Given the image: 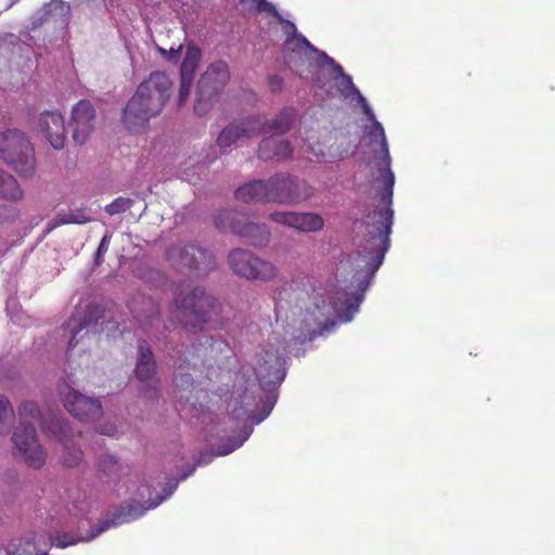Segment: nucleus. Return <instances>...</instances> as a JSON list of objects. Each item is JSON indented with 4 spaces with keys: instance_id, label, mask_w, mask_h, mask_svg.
Segmentation results:
<instances>
[{
    "instance_id": "c85d7f7f",
    "label": "nucleus",
    "mask_w": 555,
    "mask_h": 555,
    "mask_svg": "<svg viewBox=\"0 0 555 555\" xmlns=\"http://www.w3.org/2000/svg\"><path fill=\"white\" fill-rule=\"evenodd\" d=\"M320 55L323 59H325L326 62L332 66L333 75H335V77L339 78V82H338L339 92L345 98H349L352 94H357V96L359 98V94H361V93H360L359 89L354 86L351 76L348 74H345L343 67L339 64H337L334 61V59L326 55V53L320 52Z\"/></svg>"
},
{
    "instance_id": "79ce46f5",
    "label": "nucleus",
    "mask_w": 555,
    "mask_h": 555,
    "mask_svg": "<svg viewBox=\"0 0 555 555\" xmlns=\"http://www.w3.org/2000/svg\"><path fill=\"white\" fill-rule=\"evenodd\" d=\"M256 4V8L260 11L267 12L275 17L278 21H282L281 14L278 12L274 4L268 2L267 0H253Z\"/></svg>"
},
{
    "instance_id": "c756f323",
    "label": "nucleus",
    "mask_w": 555,
    "mask_h": 555,
    "mask_svg": "<svg viewBox=\"0 0 555 555\" xmlns=\"http://www.w3.org/2000/svg\"><path fill=\"white\" fill-rule=\"evenodd\" d=\"M0 197L10 202H18L24 197V191L17 180L0 168Z\"/></svg>"
},
{
    "instance_id": "423d86ee",
    "label": "nucleus",
    "mask_w": 555,
    "mask_h": 555,
    "mask_svg": "<svg viewBox=\"0 0 555 555\" xmlns=\"http://www.w3.org/2000/svg\"><path fill=\"white\" fill-rule=\"evenodd\" d=\"M229 79L230 69L225 61L219 60L208 66L197 82L194 104L196 115L204 116L210 111L212 100L223 91Z\"/></svg>"
},
{
    "instance_id": "1a4fd4ad",
    "label": "nucleus",
    "mask_w": 555,
    "mask_h": 555,
    "mask_svg": "<svg viewBox=\"0 0 555 555\" xmlns=\"http://www.w3.org/2000/svg\"><path fill=\"white\" fill-rule=\"evenodd\" d=\"M271 183L273 204L296 205L314 195V188L311 184L288 173L272 176Z\"/></svg>"
},
{
    "instance_id": "f704fd0d",
    "label": "nucleus",
    "mask_w": 555,
    "mask_h": 555,
    "mask_svg": "<svg viewBox=\"0 0 555 555\" xmlns=\"http://www.w3.org/2000/svg\"><path fill=\"white\" fill-rule=\"evenodd\" d=\"M83 459V452L76 446H64L62 463L66 467H76Z\"/></svg>"
},
{
    "instance_id": "ea45409f",
    "label": "nucleus",
    "mask_w": 555,
    "mask_h": 555,
    "mask_svg": "<svg viewBox=\"0 0 555 555\" xmlns=\"http://www.w3.org/2000/svg\"><path fill=\"white\" fill-rule=\"evenodd\" d=\"M20 216L15 206L0 204V222H14Z\"/></svg>"
},
{
    "instance_id": "7c9ffc66",
    "label": "nucleus",
    "mask_w": 555,
    "mask_h": 555,
    "mask_svg": "<svg viewBox=\"0 0 555 555\" xmlns=\"http://www.w3.org/2000/svg\"><path fill=\"white\" fill-rule=\"evenodd\" d=\"M283 25V30L285 35L287 36L285 44L293 46V50H298L301 52L302 50H310L315 52L317 49L310 43V41L304 37L302 35H297V27L296 25L287 20H284L282 17V21H279Z\"/></svg>"
},
{
    "instance_id": "0eeeda50",
    "label": "nucleus",
    "mask_w": 555,
    "mask_h": 555,
    "mask_svg": "<svg viewBox=\"0 0 555 555\" xmlns=\"http://www.w3.org/2000/svg\"><path fill=\"white\" fill-rule=\"evenodd\" d=\"M214 223L220 231H230L254 247H266L271 240V232L266 224L247 222L245 216L237 211L219 214L214 218Z\"/></svg>"
},
{
    "instance_id": "4c0bfd02",
    "label": "nucleus",
    "mask_w": 555,
    "mask_h": 555,
    "mask_svg": "<svg viewBox=\"0 0 555 555\" xmlns=\"http://www.w3.org/2000/svg\"><path fill=\"white\" fill-rule=\"evenodd\" d=\"M132 205L133 199L119 196L116 199H114L111 204L105 206V211L108 215L114 216L125 212L126 210L130 209Z\"/></svg>"
},
{
    "instance_id": "de8ad7c7",
    "label": "nucleus",
    "mask_w": 555,
    "mask_h": 555,
    "mask_svg": "<svg viewBox=\"0 0 555 555\" xmlns=\"http://www.w3.org/2000/svg\"><path fill=\"white\" fill-rule=\"evenodd\" d=\"M111 524H113V521H108V520H105L103 521L92 533L90 537H88L86 540H90V539H93L95 538L96 535H99L101 532L105 531L106 529H108L111 527Z\"/></svg>"
},
{
    "instance_id": "6ab92c4d",
    "label": "nucleus",
    "mask_w": 555,
    "mask_h": 555,
    "mask_svg": "<svg viewBox=\"0 0 555 555\" xmlns=\"http://www.w3.org/2000/svg\"><path fill=\"white\" fill-rule=\"evenodd\" d=\"M39 127L54 150L64 147L66 140L65 121L57 111H46L39 117Z\"/></svg>"
},
{
    "instance_id": "393cba45",
    "label": "nucleus",
    "mask_w": 555,
    "mask_h": 555,
    "mask_svg": "<svg viewBox=\"0 0 555 555\" xmlns=\"http://www.w3.org/2000/svg\"><path fill=\"white\" fill-rule=\"evenodd\" d=\"M101 309L98 305H89L85 311V315L82 318L77 319L76 317L70 320L68 326H70L72 336L68 341V348L72 349L76 347L78 344L77 336L83 331L87 330V333L90 332V328L93 333L98 332V320L101 318Z\"/></svg>"
},
{
    "instance_id": "9d476101",
    "label": "nucleus",
    "mask_w": 555,
    "mask_h": 555,
    "mask_svg": "<svg viewBox=\"0 0 555 555\" xmlns=\"http://www.w3.org/2000/svg\"><path fill=\"white\" fill-rule=\"evenodd\" d=\"M59 392L66 411L79 421L93 422L102 416V404L99 399L82 395L66 382L59 385Z\"/></svg>"
},
{
    "instance_id": "39448f33",
    "label": "nucleus",
    "mask_w": 555,
    "mask_h": 555,
    "mask_svg": "<svg viewBox=\"0 0 555 555\" xmlns=\"http://www.w3.org/2000/svg\"><path fill=\"white\" fill-rule=\"evenodd\" d=\"M0 159L22 178L35 176V149L26 134L18 129L0 132Z\"/></svg>"
},
{
    "instance_id": "603ef678",
    "label": "nucleus",
    "mask_w": 555,
    "mask_h": 555,
    "mask_svg": "<svg viewBox=\"0 0 555 555\" xmlns=\"http://www.w3.org/2000/svg\"><path fill=\"white\" fill-rule=\"evenodd\" d=\"M0 555H10L8 550L0 547Z\"/></svg>"
},
{
    "instance_id": "a878e982",
    "label": "nucleus",
    "mask_w": 555,
    "mask_h": 555,
    "mask_svg": "<svg viewBox=\"0 0 555 555\" xmlns=\"http://www.w3.org/2000/svg\"><path fill=\"white\" fill-rule=\"evenodd\" d=\"M156 373V361L151 345L140 339L138 341V359L135 363L134 374L140 380H149Z\"/></svg>"
},
{
    "instance_id": "58836bf2",
    "label": "nucleus",
    "mask_w": 555,
    "mask_h": 555,
    "mask_svg": "<svg viewBox=\"0 0 555 555\" xmlns=\"http://www.w3.org/2000/svg\"><path fill=\"white\" fill-rule=\"evenodd\" d=\"M177 488V482L168 483L164 488V494H157L155 498H153L152 492H149V498L145 501L146 507L145 509L155 508L158 506L163 501H165L169 495L172 494V492Z\"/></svg>"
},
{
    "instance_id": "f3484780",
    "label": "nucleus",
    "mask_w": 555,
    "mask_h": 555,
    "mask_svg": "<svg viewBox=\"0 0 555 555\" xmlns=\"http://www.w3.org/2000/svg\"><path fill=\"white\" fill-rule=\"evenodd\" d=\"M95 109L88 100H80L72 109L69 126L73 129V139L83 144L94 130Z\"/></svg>"
},
{
    "instance_id": "9b49d317",
    "label": "nucleus",
    "mask_w": 555,
    "mask_h": 555,
    "mask_svg": "<svg viewBox=\"0 0 555 555\" xmlns=\"http://www.w3.org/2000/svg\"><path fill=\"white\" fill-rule=\"evenodd\" d=\"M167 256L181 269L194 272L197 276L206 275L216 264L215 257L209 250L193 244L170 248Z\"/></svg>"
},
{
    "instance_id": "cd10ccee",
    "label": "nucleus",
    "mask_w": 555,
    "mask_h": 555,
    "mask_svg": "<svg viewBox=\"0 0 555 555\" xmlns=\"http://www.w3.org/2000/svg\"><path fill=\"white\" fill-rule=\"evenodd\" d=\"M177 370L179 372L173 378L176 398L180 403L185 402L194 404L193 399H197L194 396V391L196 389L194 378L190 373L183 372L185 369Z\"/></svg>"
},
{
    "instance_id": "09e8293b",
    "label": "nucleus",
    "mask_w": 555,
    "mask_h": 555,
    "mask_svg": "<svg viewBox=\"0 0 555 555\" xmlns=\"http://www.w3.org/2000/svg\"><path fill=\"white\" fill-rule=\"evenodd\" d=\"M142 515L143 511H139L137 507L131 506L128 512L127 520L139 518Z\"/></svg>"
},
{
    "instance_id": "7ed1b4c3",
    "label": "nucleus",
    "mask_w": 555,
    "mask_h": 555,
    "mask_svg": "<svg viewBox=\"0 0 555 555\" xmlns=\"http://www.w3.org/2000/svg\"><path fill=\"white\" fill-rule=\"evenodd\" d=\"M221 311L219 300L201 286L176 293L170 305L171 314L190 332L222 328Z\"/></svg>"
},
{
    "instance_id": "3c124183",
    "label": "nucleus",
    "mask_w": 555,
    "mask_h": 555,
    "mask_svg": "<svg viewBox=\"0 0 555 555\" xmlns=\"http://www.w3.org/2000/svg\"><path fill=\"white\" fill-rule=\"evenodd\" d=\"M116 429L114 427H104L100 430V433L102 435H106V436H113L115 434Z\"/></svg>"
},
{
    "instance_id": "a19ab883",
    "label": "nucleus",
    "mask_w": 555,
    "mask_h": 555,
    "mask_svg": "<svg viewBox=\"0 0 555 555\" xmlns=\"http://www.w3.org/2000/svg\"><path fill=\"white\" fill-rule=\"evenodd\" d=\"M157 51L168 61V62H171V63H178L179 59H180V55H181V51H182V44H180L177 49L175 48H170L169 50L165 49V48H162V47H157Z\"/></svg>"
},
{
    "instance_id": "864d4df0",
    "label": "nucleus",
    "mask_w": 555,
    "mask_h": 555,
    "mask_svg": "<svg viewBox=\"0 0 555 555\" xmlns=\"http://www.w3.org/2000/svg\"><path fill=\"white\" fill-rule=\"evenodd\" d=\"M241 2H244L245 0H240Z\"/></svg>"
},
{
    "instance_id": "c03bdc74",
    "label": "nucleus",
    "mask_w": 555,
    "mask_h": 555,
    "mask_svg": "<svg viewBox=\"0 0 555 555\" xmlns=\"http://www.w3.org/2000/svg\"><path fill=\"white\" fill-rule=\"evenodd\" d=\"M77 542V540L73 539L68 533H63L62 535L56 537L55 544L59 547H66L73 545Z\"/></svg>"
},
{
    "instance_id": "8fccbe9b",
    "label": "nucleus",
    "mask_w": 555,
    "mask_h": 555,
    "mask_svg": "<svg viewBox=\"0 0 555 555\" xmlns=\"http://www.w3.org/2000/svg\"><path fill=\"white\" fill-rule=\"evenodd\" d=\"M242 444V441L233 443L231 447L225 449L224 451L220 452V455H225L234 451L236 448H238Z\"/></svg>"
},
{
    "instance_id": "4468645a",
    "label": "nucleus",
    "mask_w": 555,
    "mask_h": 555,
    "mask_svg": "<svg viewBox=\"0 0 555 555\" xmlns=\"http://www.w3.org/2000/svg\"><path fill=\"white\" fill-rule=\"evenodd\" d=\"M18 415L21 423L33 424V421H39L40 426L46 435L53 437L60 441L67 438L69 426L62 416L52 415L49 421H46L40 415V410L36 402L25 401L18 408Z\"/></svg>"
},
{
    "instance_id": "f8f14e48",
    "label": "nucleus",
    "mask_w": 555,
    "mask_h": 555,
    "mask_svg": "<svg viewBox=\"0 0 555 555\" xmlns=\"http://www.w3.org/2000/svg\"><path fill=\"white\" fill-rule=\"evenodd\" d=\"M13 443L24 462L33 468H41L46 464L47 453L39 443L34 424L20 423L12 437Z\"/></svg>"
},
{
    "instance_id": "2eb2a0df",
    "label": "nucleus",
    "mask_w": 555,
    "mask_h": 555,
    "mask_svg": "<svg viewBox=\"0 0 555 555\" xmlns=\"http://www.w3.org/2000/svg\"><path fill=\"white\" fill-rule=\"evenodd\" d=\"M331 314L332 306L330 304H326L325 300H322L321 304H319L315 300L313 302V307L306 308V313L300 320V333L296 336V338L300 343L312 340L314 337L321 334Z\"/></svg>"
},
{
    "instance_id": "72a5a7b5",
    "label": "nucleus",
    "mask_w": 555,
    "mask_h": 555,
    "mask_svg": "<svg viewBox=\"0 0 555 555\" xmlns=\"http://www.w3.org/2000/svg\"><path fill=\"white\" fill-rule=\"evenodd\" d=\"M15 413L9 398L0 395V435H8L14 424Z\"/></svg>"
},
{
    "instance_id": "ddd939ff",
    "label": "nucleus",
    "mask_w": 555,
    "mask_h": 555,
    "mask_svg": "<svg viewBox=\"0 0 555 555\" xmlns=\"http://www.w3.org/2000/svg\"><path fill=\"white\" fill-rule=\"evenodd\" d=\"M284 351L285 349L282 352L279 349H263L259 354L254 371L260 387L266 391L275 389L284 380Z\"/></svg>"
},
{
    "instance_id": "20e7f679",
    "label": "nucleus",
    "mask_w": 555,
    "mask_h": 555,
    "mask_svg": "<svg viewBox=\"0 0 555 555\" xmlns=\"http://www.w3.org/2000/svg\"><path fill=\"white\" fill-rule=\"evenodd\" d=\"M231 349L228 344L212 336H204L192 343L184 351L176 356L169 354L176 369H192L194 372L209 375V370L219 366L223 359L230 357Z\"/></svg>"
},
{
    "instance_id": "412c9836",
    "label": "nucleus",
    "mask_w": 555,
    "mask_h": 555,
    "mask_svg": "<svg viewBox=\"0 0 555 555\" xmlns=\"http://www.w3.org/2000/svg\"><path fill=\"white\" fill-rule=\"evenodd\" d=\"M271 177L247 182L235 191V198L243 203H272Z\"/></svg>"
},
{
    "instance_id": "4be33fe9",
    "label": "nucleus",
    "mask_w": 555,
    "mask_h": 555,
    "mask_svg": "<svg viewBox=\"0 0 555 555\" xmlns=\"http://www.w3.org/2000/svg\"><path fill=\"white\" fill-rule=\"evenodd\" d=\"M53 542L43 535L31 533L22 539L12 540L8 548L10 555H48Z\"/></svg>"
},
{
    "instance_id": "aec40b11",
    "label": "nucleus",
    "mask_w": 555,
    "mask_h": 555,
    "mask_svg": "<svg viewBox=\"0 0 555 555\" xmlns=\"http://www.w3.org/2000/svg\"><path fill=\"white\" fill-rule=\"evenodd\" d=\"M129 308L133 318L144 331L153 327L159 321V305L151 297L144 295L134 297Z\"/></svg>"
},
{
    "instance_id": "49530a36",
    "label": "nucleus",
    "mask_w": 555,
    "mask_h": 555,
    "mask_svg": "<svg viewBox=\"0 0 555 555\" xmlns=\"http://www.w3.org/2000/svg\"><path fill=\"white\" fill-rule=\"evenodd\" d=\"M106 243H107V236H104L98 247V250H96V255H95V263L96 264H100L102 262V257L107 250Z\"/></svg>"
},
{
    "instance_id": "2f4dec72",
    "label": "nucleus",
    "mask_w": 555,
    "mask_h": 555,
    "mask_svg": "<svg viewBox=\"0 0 555 555\" xmlns=\"http://www.w3.org/2000/svg\"><path fill=\"white\" fill-rule=\"evenodd\" d=\"M324 224V219L320 214L297 211L294 230L305 233H315L322 231Z\"/></svg>"
},
{
    "instance_id": "473e14b6",
    "label": "nucleus",
    "mask_w": 555,
    "mask_h": 555,
    "mask_svg": "<svg viewBox=\"0 0 555 555\" xmlns=\"http://www.w3.org/2000/svg\"><path fill=\"white\" fill-rule=\"evenodd\" d=\"M90 220V217H88L81 209L70 210L68 212H61L57 214L56 217L48 223L47 233L64 224H85Z\"/></svg>"
},
{
    "instance_id": "37998d69",
    "label": "nucleus",
    "mask_w": 555,
    "mask_h": 555,
    "mask_svg": "<svg viewBox=\"0 0 555 555\" xmlns=\"http://www.w3.org/2000/svg\"><path fill=\"white\" fill-rule=\"evenodd\" d=\"M358 100L361 103L363 113L365 114L367 119L371 121V124L374 122V120H376V118H375V115H374L372 108L370 107L369 103L366 102V99L362 94H359Z\"/></svg>"
},
{
    "instance_id": "5701e85b",
    "label": "nucleus",
    "mask_w": 555,
    "mask_h": 555,
    "mask_svg": "<svg viewBox=\"0 0 555 555\" xmlns=\"http://www.w3.org/2000/svg\"><path fill=\"white\" fill-rule=\"evenodd\" d=\"M70 20V7L63 0H51L44 4L41 14L37 21L34 22L35 26L43 24H53L54 27L65 28Z\"/></svg>"
},
{
    "instance_id": "e433bc0d",
    "label": "nucleus",
    "mask_w": 555,
    "mask_h": 555,
    "mask_svg": "<svg viewBox=\"0 0 555 555\" xmlns=\"http://www.w3.org/2000/svg\"><path fill=\"white\" fill-rule=\"evenodd\" d=\"M297 211H273L269 214L268 218L270 221L294 229L296 222Z\"/></svg>"
},
{
    "instance_id": "dca6fc26",
    "label": "nucleus",
    "mask_w": 555,
    "mask_h": 555,
    "mask_svg": "<svg viewBox=\"0 0 555 555\" xmlns=\"http://www.w3.org/2000/svg\"><path fill=\"white\" fill-rule=\"evenodd\" d=\"M262 119L260 115L248 116L237 122L224 127L219 133L216 143L220 149H227L241 138H254L261 134Z\"/></svg>"
},
{
    "instance_id": "bb28decb",
    "label": "nucleus",
    "mask_w": 555,
    "mask_h": 555,
    "mask_svg": "<svg viewBox=\"0 0 555 555\" xmlns=\"http://www.w3.org/2000/svg\"><path fill=\"white\" fill-rule=\"evenodd\" d=\"M297 117V111L294 107H284L270 121L264 120L262 116L261 133L273 132L274 134L286 133L294 125Z\"/></svg>"
},
{
    "instance_id": "f03ea898",
    "label": "nucleus",
    "mask_w": 555,
    "mask_h": 555,
    "mask_svg": "<svg viewBox=\"0 0 555 555\" xmlns=\"http://www.w3.org/2000/svg\"><path fill=\"white\" fill-rule=\"evenodd\" d=\"M172 93V80L164 72H153L128 101L122 121L131 132H141L150 119L162 113Z\"/></svg>"
},
{
    "instance_id": "6e6552de",
    "label": "nucleus",
    "mask_w": 555,
    "mask_h": 555,
    "mask_svg": "<svg viewBox=\"0 0 555 555\" xmlns=\"http://www.w3.org/2000/svg\"><path fill=\"white\" fill-rule=\"evenodd\" d=\"M228 261L233 272L247 280L271 281L278 275L276 266L253 251L235 248L229 253Z\"/></svg>"
},
{
    "instance_id": "c9c22d12",
    "label": "nucleus",
    "mask_w": 555,
    "mask_h": 555,
    "mask_svg": "<svg viewBox=\"0 0 555 555\" xmlns=\"http://www.w3.org/2000/svg\"><path fill=\"white\" fill-rule=\"evenodd\" d=\"M98 469L105 475H113L119 472L118 459L112 454H103L96 462Z\"/></svg>"
},
{
    "instance_id": "f257e3e1",
    "label": "nucleus",
    "mask_w": 555,
    "mask_h": 555,
    "mask_svg": "<svg viewBox=\"0 0 555 555\" xmlns=\"http://www.w3.org/2000/svg\"><path fill=\"white\" fill-rule=\"evenodd\" d=\"M369 144L374 152L380 153L377 186L378 207L370 211L364 218L365 234L359 250V260L363 263L365 280L361 282L362 291L369 286L371 279L382 266L385 255L390 247L389 235L393 223L392 196L395 175L390 169V155L382 124L374 120L365 127Z\"/></svg>"
},
{
    "instance_id": "b1692460",
    "label": "nucleus",
    "mask_w": 555,
    "mask_h": 555,
    "mask_svg": "<svg viewBox=\"0 0 555 555\" xmlns=\"http://www.w3.org/2000/svg\"><path fill=\"white\" fill-rule=\"evenodd\" d=\"M293 155V147L289 141L276 137L264 138L258 146V157L268 162L276 159L278 162L287 159Z\"/></svg>"
},
{
    "instance_id": "a211bd4d",
    "label": "nucleus",
    "mask_w": 555,
    "mask_h": 555,
    "mask_svg": "<svg viewBox=\"0 0 555 555\" xmlns=\"http://www.w3.org/2000/svg\"><path fill=\"white\" fill-rule=\"evenodd\" d=\"M202 57V51L196 46H188L184 60L180 66V87L178 104L181 106L189 98L194 75Z\"/></svg>"
},
{
    "instance_id": "a18cd8bd",
    "label": "nucleus",
    "mask_w": 555,
    "mask_h": 555,
    "mask_svg": "<svg viewBox=\"0 0 555 555\" xmlns=\"http://www.w3.org/2000/svg\"><path fill=\"white\" fill-rule=\"evenodd\" d=\"M268 83L273 92H279L283 88V79L276 75L269 76Z\"/></svg>"
}]
</instances>
